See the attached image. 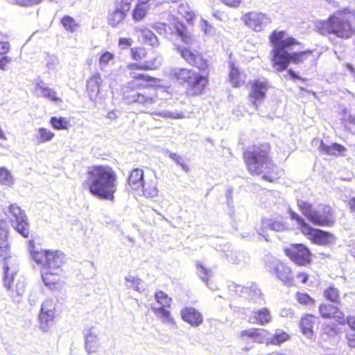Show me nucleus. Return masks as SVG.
<instances>
[{"mask_svg": "<svg viewBox=\"0 0 355 355\" xmlns=\"http://www.w3.org/2000/svg\"><path fill=\"white\" fill-rule=\"evenodd\" d=\"M286 35L285 31L275 30L269 36V41L272 46L270 51V62L276 71L282 72L288 69L291 64L300 65L311 58L316 60L314 58L313 49L288 52L286 49L298 46L300 42L292 36L286 37Z\"/></svg>", "mask_w": 355, "mask_h": 355, "instance_id": "1", "label": "nucleus"}, {"mask_svg": "<svg viewBox=\"0 0 355 355\" xmlns=\"http://www.w3.org/2000/svg\"><path fill=\"white\" fill-rule=\"evenodd\" d=\"M270 152L271 146L268 142L252 144L243 151V159L250 175H261L263 180L274 182L280 178L281 170L272 160Z\"/></svg>", "mask_w": 355, "mask_h": 355, "instance_id": "2", "label": "nucleus"}, {"mask_svg": "<svg viewBox=\"0 0 355 355\" xmlns=\"http://www.w3.org/2000/svg\"><path fill=\"white\" fill-rule=\"evenodd\" d=\"M82 183L84 189L101 200H114L116 191L117 175L108 165L95 164L87 168Z\"/></svg>", "mask_w": 355, "mask_h": 355, "instance_id": "3", "label": "nucleus"}, {"mask_svg": "<svg viewBox=\"0 0 355 355\" xmlns=\"http://www.w3.org/2000/svg\"><path fill=\"white\" fill-rule=\"evenodd\" d=\"M30 254L32 259L40 266L43 282L49 287H55L62 279V266L65 262V255L57 250L37 249L30 243Z\"/></svg>", "mask_w": 355, "mask_h": 355, "instance_id": "4", "label": "nucleus"}, {"mask_svg": "<svg viewBox=\"0 0 355 355\" xmlns=\"http://www.w3.org/2000/svg\"><path fill=\"white\" fill-rule=\"evenodd\" d=\"M315 27L320 35H333L338 38L349 39L355 35V10L340 8L326 19L316 21Z\"/></svg>", "mask_w": 355, "mask_h": 355, "instance_id": "5", "label": "nucleus"}, {"mask_svg": "<svg viewBox=\"0 0 355 355\" xmlns=\"http://www.w3.org/2000/svg\"><path fill=\"white\" fill-rule=\"evenodd\" d=\"M10 242L8 239V231L5 219L0 220V257L3 258V284L11 292L12 297L21 296L25 293V285L23 282L15 280L17 268L10 261Z\"/></svg>", "mask_w": 355, "mask_h": 355, "instance_id": "6", "label": "nucleus"}, {"mask_svg": "<svg viewBox=\"0 0 355 355\" xmlns=\"http://www.w3.org/2000/svg\"><path fill=\"white\" fill-rule=\"evenodd\" d=\"M171 77L184 88L185 96L190 98L203 95L209 85L208 71L201 72L189 68H180L172 72Z\"/></svg>", "mask_w": 355, "mask_h": 355, "instance_id": "7", "label": "nucleus"}, {"mask_svg": "<svg viewBox=\"0 0 355 355\" xmlns=\"http://www.w3.org/2000/svg\"><path fill=\"white\" fill-rule=\"evenodd\" d=\"M159 67L157 58L153 57L143 63L130 62L125 65V76L129 80L128 89H140L148 87L156 83L155 77L144 73L146 71H155Z\"/></svg>", "mask_w": 355, "mask_h": 355, "instance_id": "8", "label": "nucleus"}, {"mask_svg": "<svg viewBox=\"0 0 355 355\" xmlns=\"http://www.w3.org/2000/svg\"><path fill=\"white\" fill-rule=\"evenodd\" d=\"M297 205L306 219L314 225L332 227L336 223L334 210L329 205L320 204L318 209H315L309 202L299 199Z\"/></svg>", "mask_w": 355, "mask_h": 355, "instance_id": "9", "label": "nucleus"}, {"mask_svg": "<svg viewBox=\"0 0 355 355\" xmlns=\"http://www.w3.org/2000/svg\"><path fill=\"white\" fill-rule=\"evenodd\" d=\"M291 219L295 220L298 224L302 234L305 236L313 244L318 245H327L334 240L333 234L320 229L312 227L305 220L291 210L289 211Z\"/></svg>", "mask_w": 355, "mask_h": 355, "instance_id": "10", "label": "nucleus"}, {"mask_svg": "<svg viewBox=\"0 0 355 355\" xmlns=\"http://www.w3.org/2000/svg\"><path fill=\"white\" fill-rule=\"evenodd\" d=\"M248 100L250 105L258 110L264 102L270 85V82L265 78H255L248 82Z\"/></svg>", "mask_w": 355, "mask_h": 355, "instance_id": "11", "label": "nucleus"}, {"mask_svg": "<svg viewBox=\"0 0 355 355\" xmlns=\"http://www.w3.org/2000/svg\"><path fill=\"white\" fill-rule=\"evenodd\" d=\"M7 218L15 230L24 238L30 234L29 224L25 212L17 204H10L4 211Z\"/></svg>", "mask_w": 355, "mask_h": 355, "instance_id": "12", "label": "nucleus"}, {"mask_svg": "<svg viewBox=\"0 0 355 355\" xmlns=\"http://www.w3.org/2000/svg\"><path fill=\"white\" fill-rule=\"evenodd\" d=\"M284 252L298 266H307L313 262V254L303 243H291L288 247L284 248Z\"/></svg>", "mask_w": 355, "mask_h": 355, "instance_id": "13", "label": "nucleus"}, {"mask_svg": "<svg viewBox=\"0 0 355 355\" xmlns=\"http://www.w3.org/2000/svg\"><path fill=\"white\" fill-rule=\"evenodd\" d=\"M126 188L130 191L141 190L144 195L153 197L157 194L155 187L148 189L144 187V172L141 168H135L130 171L126 179Z\"/></svg>", "mask_w": 355, "mask_h": 355, "instance_id": "14", "label": "nucleus"}, {"mask_svg": "<svg viewBox=\"0 0 355 355\" xmlns=\"http://www.w3.org/2000/svg\"><path fill=\"white\" fill-rule=\"evenodd\" d=\"M178 50L188 64L198 69L201 72L209 71V60L205 58L202 52L184 46L178 47Z\"/></svg>", "mask_w": 355, "mask_h": 355, "instance_id": "15", "label": "nucleus"}, {"mask_svg": "<svg viewBox=\"0 0 355 355\" xmlns=\"http://www.w3.org/2000/svg\"><path fill=\"white\" fill-rule=\"evenodd\" d=\"M241 19L248 28L257 33L264 31L272 22V19L267 14L260 11H250L244 14Z\"/></svg>", "mask_w": 355, "mask_h": 355, "instance_id": "16", "label": "nucleus"}, {"mask_svg": "<svg viewBox=\"0 0 355 355\" xmlns=\"http://www.w3.org/2000/svg\"><path fill=\"white\" fill-rule=\"evenodd\" d=\"M318 313L320 316L324 320H334L340 325L349 324L352 317H346L344 312L338 306L328 304L321 303L318 306Z\"/></svg>", "mask_w": 355, "mask_h": 355, "instance_id": "17", "label": "nucleus"}, {"mask_svg": "<svg viewBox=\"0 0 355 355\" xmlns=\"http://www.w3.org/2000/svg\"><path fill=\"white\" fill-rule=\"evenodd\" d=\"M55 304L52 300H45L41 306L39 314L40 328L49 331L54 324L55 317Z\"/></svg>", "mask_w": 355, "mask_h": 355, "instance_id": "18", "label": "nucleus"}, {"mask_svg": "<svg viewBox=\"0 0 355 355\" xmlns=\"http://www.w3.org/2000/svg\"><path fill=\"white\" fill-rule=\"evenodd\" d=\"M268 271L286 284L288 286L294 284L292 269L285 263L277 260L273 261L268 265Z\"/></svg>", "mask_w": 355, "mask_h": 355, "instance_id": "19", "label": "nucleus"}, {"mask_svg": "<svg viewBox=\"0 0 355 355\" xmlns=\"http://www.w3.org/2000/svg\"><path fill=\"white\" fill-rule=\"evenodd\" d=\"M266 331L264 329L258 327H251L241 330L238 338L242 343L249 344L252 343H263L264 336L263 333Z\"/></svg>", "mask_w": 355, "mask_h": 355, "instance_id": "20", "label": "nucleus"}, {"mask_svg": "<svg viewBox=\"0 0 355 355\" xmlns=\"http://www.w3.org/2000/svg\"><path fill=\"white\" fill-rule=\"evenodd\" d=\"M180 315L183 321L191 327H197L203 322L202 314L196 309L192 306H186L180 311Z\"/></svg>", "mask_w": 355, "mask_h": 355, "instance_id": "21", "label": "nucleus"}, {"mask_svg": "<svg viewBox=\"0 0 355 355\" xmlns=\"http://www.w3.org/2000/svg\"><path fill=\"white\" fill-rule=\"evenodd\" d=\"M123 99L127 103L131 104L137 103L146 107H149L155 103V99L153 96H147L141 93L130 94L129 91H125L123 92Z\"/></svg>", "mask_w": 355, "mask_h": 355, "instance_id": "22", "label": "nucleus"}, {"mask_svg": "<svg viewBox=\"0 0 355 355\" xmlns=\"http://www.w3.org/2000/svg\"><path fill=\"white\" fill-rule=\"evenodd\" d=\"M229 69L228 78L232 86L237 88L244 85L246 76L239 70L234 62H229Z\"/></svg>", "mask_w": 355, "mask_h": 355, "instance_id": "23", "label": "nucleus"}, {"mask_svg": "<svg viewBox=\"0 0 355 355\" xmlns=\"http://www.w3.org/2000/svg\"><path fill=\"white\" fill-rule=\"evenodd\" d=\"M130 58L139 63L141 61H146L153 57H157L154 51L152 49H148L144 46H134L130 49Z\"/></svg>", "mask_w": 355, "mask_h": 355, "instance_id": "24", "label": "nucleus"}, {"mask_svg": "<svg viewBox=\"0 0 355 355\" xmlns=\"http://www.w3.org/2000/svg\"><path fill=\"white\" fill-rule=\"evenodd\" d=\"M251 320L253 324L264 326L271 322L272 316L269 309L262 307L253 311Z\"/></svg>", "mask_w": 355, "mask_h": 355, "instance_id": "25", "label": "nucleus"}, {"mask_svg": "<svg viewBox=\"0 0 355 355\" xmlns=\"http://www.w3.org/2000/svg\"><path fill=\"white\" fill-rule=\"evenodd\" d=\"M315 316L311 313H304L299 321V327L302 334L307 338H311L314 334L313 326Z\"/></svg>", "mask_w": 355, "mask_h": 355, "instance_id": "26", "label": "nucleus"}, {"mask_svg": "<svg viewBox=\"0 0 355 355\" xmlns=\"http://www.w3.org/2000/svg\"><path fill=\"white\" fill-rule=\"evenodd\" d=\"M35 92L42 97L53 102H62V98L57 95L55 90L46 86L42 82L37 83L34 87Z\"/></svg>", "mask_w": 355, "mask_h": 355, "instance_id": "27", "label": "nucleus"}, {"mask_svg": "<svg viewBox=\"0 0 355 355\" xmlns=\"http://www.w3.org/2000/svg\"><path fill=\"white\" fill-rule=\"evenodd\" d=\"M319 150L324 155L338 157L343 155L346 150V148L338 143H333L331 145H328L324 143L323 141H321L319 146Z\"/></svg>", "mask_w": 355, "mask_h": 355, "instance_id": "28", "label": "nucleus"}, {"mask_svg": "<svg viewBox=\"0 0 355 355\" xmlns=\"http://www.w3.org/2000/svg\"><path fill=\"white\" fill-rule=\"evenodd\" d=\"M129 10H125V7L122 3H120L119 8H116L115 10L110 12L108 15V24L112 27H116L119 24L122 23L125 19L127 12Z\"/></svg>", "mask_w": 355, "mask_h": 355, "instance_id": "29", "label": "nucleus"}, {"mask_svg": "<svg viewBox=\"0 0 355 355\" xmlns=\"http://www.w3.org/2000/svg\"><path fill=\"white\" fill-rule=\"evenodd\" d=\"M102 78L99 73L91 76L87 83L86 89L90 97L96 96L100 92Z\"/></svg>", "mask_w": 355, "mask_h": 355, "instance_id": "30", "label": "nucleus"}, {"mask_svg": "<svg viewBox=\"0 0 355 355\" xmlns=\"http://www.w3.org/2000/svg\"><path fill=\"white\" fill-rule=\"evenodd\" d=\"M291 336L282 329H277L272 336L267 340V344L280 346L282 343L289 340Z\"/></svg>", "mask_w": 355, "mask_h": 355, "instance_id": "31", "label": "nucleus"}, {"mask_svg": "<svg viewBox=\"0 0 355 355\" xmlns=\"http://www.w3.org/2000/svg\"><path fill=\"white\" fill-rule=\"evenodd\" d=\"M323 296L327 301L334 304L340 303V291L334 286H329L323 291Z\"/></svg>", "mask_w": 355, "mask_h": 355, "instance_id": "32", "label": "nucleus"}, {"mask_svg": "<svg viewBox=\"0 0 355 355\" xmlns=\"http://www.w3.org/2000/svg\"><path fill=\"white\" fill-rule=\"evenodd\" d=\"M50 123L51 126L55 130H67L71 127L69 119L65 117H56L53 116L50 119Z\"/></svg>", "mask_w": 355, "mask_h": 355, "instance_id": "33", "label": "nucleus"}, {"mask_svg": "<svg viewBox=\"0 0 355 355\" xmlns=\"http://www.w3.org/2000/svg\"><path fill=\"white\" fill-rule=\"evenodd\" d=\"M60 24L63 26V28L69 33H74L76 32L80 25L74 18L69 15H64L62 17L60 20Z\"/></svg>", "mask_w": 355, "mask_h": 355, "instance_id": "34", "label": "nucleus"}, {"mask_svg": "<svg viewBox=\"0 0 355 355\" xmlns=\"http://www.w3.org/2000/svg\"><path fill=\"white\" fill-rule=\"evenodd\" d=\"M85 347L89 353L96 352L99 347V342L96 335L89 332L85 338Z\"/></svg>", "mask_w": 355, "mask_h": 355, "instance_id": "35", "label": "nucleus"}, {"mask_svg": "<svg viewBox=\"0 0 355 355\" xmlns=\"http://www.w3.org/2000/svg\"><path fill=\"white\" fill-rule=\"evenodd\" d=\"M149 10L148 5L136 4L132 10V19L135 21H141L147 15Z\"/></svg>", "mask_w": 355, "mask_h": 355, "instance_id": "36", "label": "nucleus"}, {"mask_svg": "<svg viewBox=\"0 0 355 355\" xmlns=\"http://www.w3.org/2000/svg\"><path fill=\"white\" fill-rule=\"evenodd\" d=\"M297 302L302 306L314 307L315 305V300L311 297L307 293L297 292L295 294Z\"/></svg>", "mask_w": 355, "mask_h": 355, "instance_id": "37", "label": "nucleus"}, {"mask_svg": "<svg viewBox=\"0 0 355 355\" xmlns=\"http://www.w3.org/2000/svg\"><path fill=\"white\" fill-rule=\"evenodd\" d=\"M156 302L164 307H170L172 302V298L162 291H157L155 293Z\"/></svg>", "mask_w": 355, "mask_h": 355, "instance_id": "38", "label": "nucleus"}, {"mask_svg": "<svg viewBox=\"0 0 355 355\" xmlns=\"http://www.w3.org/2000/svg\"><path fill=\"white\" fill-rule=\"evenodd\" d=\"M55 134L45 128H40L37 130V140L38 143H44L51 141Z\"/></svg>", "mask_w": 355, "mask_h": 355, "instance_id": "39", "label": "nucleus"}, {"mask_svg": "<svg viewBox=\"0 0 355 355\" xmlns=\"http://www.w3.org/2000/svg\"><path fill=\"white\" fill-rule=\"evenodd\" d=\"M14 179L10 172L6 167H0V184L12 186Z\"/></svg>", "mask_w": 355, "mask_h": 355, "instance_id": "40", "label": "nucleus"}, {"mask_svg": "<svg viewBox=\"0 0 355 355\" xmlns=\"http://www.w3.org/2000/svg\"><path fill=\"white\" fill-rule=\"evenodd\" d=\"M168 156L176 164L180 165L184 171L187 172L189 171V166L184 162V159L180 155L175 153H170Z\"/></svg>", "mask_w": 355, "mask_h": 355, "instance_id": "41", "label": "nucleus"}, {"mask_svg": "<svg viewBox=\"0 0 355 355\" xmlns=\"http://www.w3.org/2000/svg\"><path fill=\"white\" fill-rule=\"evenodd\" d=\"M114 54L109 51L103 53L99 58V65L101 67L107 66L108 63L114 59Z\"/></svg>", "mask_w": 355, "mask_h": 355, "instance_id": "42", "label": "nucleus"}, {"mask_svg": "<svg viewBox=\"0 0 355 355\" xmlns=\"http://www.w3.org/2000/svg\"><path fill=\"white\" fill-rule=\"evenodd\" d=\"M144 41L149 43L150 45L155 46L159 44L157 37L151 31H147L144 35Z\"/></svg>", "mask_w": 355, "mask_h": 355, "instance_id": "43", "label": "nucleus"}, {"mask_svg": "<svg viewBox=\"0 0 355 355\" xmlns=\"http://www.w3.org/2000/svg\"><path fill=\"white\" fill-rule=\"evenodd\" d=\"M178 34L180 37L182 41L185 44L193 43V39L192 36L187 31H184L182 30H178Z\"/></svg>", "mask_w": 355, "mask_h": 355, "instance_id": "44", "label": "nucleus"}, {"mask_svg": "<svg viewBox=\"0 0 355 355\" xmlns=\"http://www.w3.org/2000/svg\"><path fill=\"white\" fill-rule=\"evenodd\" d=\"M132 44V40L130 37H120L118 41V44L122 49H127Z\"/></svg>", "mask_w": 355, "mask_h": 355, "instance_id": "45", "label": "nucleus"}, {"mask_svg": "<svg viewBox=\"0 0 355 355\" xmlns=\"http://www.w3.org/2000/svg\"><path fill=\"white\" fill-rule=\"evenodd\" d=\"M10 50V43L7 41L0 42V55H5Z\"/></svg>", "mask_w": 355, "mask_h": 355, "instance_id": "46", "label": "nucleus"}, {"mask_svg": "<svg viewBox=\"0 0 355 355\" xmlns=\"http://www.w3.org/2000/svg\"><path fill=\"white\" fill-rule=\"evenodd\" d=\"M12 62V58L7 55H3L0 58V69L6 70L8 64Z\"/></svg>", "mask_w": 355, "mask_h": 355, "instance_id": "47", "label": "nucleus"}, {"mask_svg": "<svg viewBox=\"0 0 355 355\" xmlns=\"http://www.w3.org/2000/svg\"><path fill=\"white\" fill-rule=\"evenodd\" d=\"M346 338L348 340V345L351 347H355V329L352 328L351 332L347 333Z\"/></svg>", "mask_w": 355, "mask_h": 355, "instance_id": "48", "label": "nucleus"}, {"mask_svg": "<svg viewBox=\"0 0 355 355\" xmlns=\"http://www.w3.org/2000/svg\"><path fill=\"white\" fill-rule=\"evenodd\" d=\"M345 204L351 214H355V196L349 198L345 200Z\"/></svg>", "mask_w": 355, "mask_h": 355, "instance_id": "49", "label": "nucleus"}, {"mask_svg": "<svg viewBox=\"0 0 355 355\" xmlns=\"http://www.w3.org/2000/svg\"><path fill=\"white\" fill-rule=\"evenodd\" d=\"M296 277L300 280L302 284H305L307 282L309 275L307 272L304 271H300L297 273Z\"/></svg>", "mask_w": 355, "mask_h": 355, "instance_id": "50", "label": "nucleus"}, {"mask_svg": "<svg viewBox=\"0 0 355 355\" xmlns=\"http://www.w3.org/2000/svg\"><path fill=\"white\" fill-rule=\"evenodd\" d=\"M241 0H222L224 4L232 8H238L241 5Z\"/></svg>", "mask_w": 355, "mask_h": 355, "instance_id": "51", "label": "nucleus"}, {"mask_svg": "<svg viewBox=\"0 0 355 355\" xmlns=\"http://www.w3.org/2000/svg\"><path fill=\"white\" fill-rule=\"evenodd\" d=\"M166 307L160 306L154 310L155 313L160 314L162 316L168 318L170 317V312L166 309Z\"/></svg>", "mask_w": 355, "mask_h": 355, "instance_id": "52", "label": "nucleus"}, {"mask_svg": "<svg viewBox=\"0 0 355 355\" xmlns=\"http://www.w3.org/2000/svg\"><path fill=\"white\" fill-rule=\"evenodd\" d=\"M288 74L290 76V77L293 80H301L302 81H305L306 79L300 77L298 76L295 71H293L292 69H289L287 70Z\"/></svg>", "mask_w": 355, "mask_h": 355, "instance_id": "53", "label": "nucleus"}, {"mask_svg": "<svg viewBox=\"0 0 355 355\" xmlns=\"http://www.w3.org/2000/svg\"><path fill=\"white\" fill-rule=\"evenodd\" d=\"M202 26L204 28L205 33H209L213 29L211 25H210L206 20H202Z\"/></svg>", "mask_w": 355, "mask_h": 355, "instance_id": "54", "label": "nucleus"}, {"mask_svg": "<svg viewBox=\"0 0 355 355\" xmlns=\"http://www.w3.org/2000/svg\"><path fill=\"white\" fill-rule=\"evenodd\" d=\"M325 328L327 329L328 331H332L335 334H337L338 331L336 326L334 325V324H326Z\"/></svg>", "mask_w": 355, "mask_h": 355, "instance_id": "55", "label": "nucleus"}, {"mask_svg": "<svg viewBox=\"0 0 355 355\" xmlns=\"http://www.w3.org/2000/svg\"><path fill=\"white\" fill-rule=\"evenodd\" d=\"M17 1L23 4H35V3H38L41 1V0H17Z\"/></svg>", "mask_w": 355, "mask_h": 355, "instance_id": "56", "label": "nucleus"}, {"mask_svg": "<svg viewBox=\"0 0 355 355\" xmlns=\"http://www.w3.org/2000/svg\"><path fill=\"white\" fill-rule=\"evenodd\" d=\"M132 1L133 0H121V3H122V5H124V6L125 7V10H130Z\"/></svg>", "mask_w": 355, "mask_h": 355, "instance_id": "57", "label": "nucleus"}, {"mask_svg": "<svg viewBox=\"0 0 355 355\" xmlns=\"http://www.w3.org/2000/svg\"><path fill=\"white\" fill-rule=\"evenodd\" d=\"M269 225L270 226V227L272 229L275 230H279L282 227V225L277 222H273L272 223H270Z\"/></svg>", "mask_w": 355, "mask_h": 355, "instance_id": "58", "label": "nucleus"}, {"mask_svg": "<svg viewBox=\"0 0 355 355\" xmlns=\"http://www.w3.org/2000/svg\"><path fill=\"white\" fill-rule=\"evenodd\" d=\"M197 267L199 268V270H200L202 272H203V273H205V274H206V275H207V274H208V273H209V270H208V269H207L206 268H205V267L202 266V263H200V262H199V263H197Z\"/></svg>", "mask_w": 355, "mask_h": 355, "instance_id": "59", "label": "nucleus"}, {"mask_svg": "<svg viewBox=\"0 0 355 355\" xmlns=\"http://www.w3.org/2000/svg\"><path fill=\"white\" fill-rule=\"evenodd\" d=\"M214 15L215 17H218L217 16L216 13H214Z\"/></svg>", "mask_w": 355, "mask_h": 355, "instance_id": "60", "label": "nucleus"}, {"mask_svg": "<svg viewBox=\"0 0 355 355\" xmlns=\"http://www.w3.org/2000/svg\"><path fill=\"white\" fill-rule=\"evenodd\" d=\"M354 252H355V247H354Z\"/></svg>", "mask_w": 355, "mask_h": 355, "instance_id": "61", "label": "nucleus"}]
</instances>
